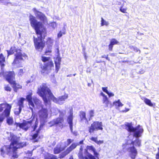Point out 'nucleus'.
I'll use <instances>...</instances> for the list:
<instances>
[{
	"label": "nucleus",
	"instance_id": "nucleus-8",
	"mask_svg": "<svg viewBox=\"0 0 159 159\" xmlns=\"http://www.w3.org/2000/svg\"><path fill=\"white\" fill-rule=\"evenodd\" d=\"M3 75L4 76H5L6 80H7L8 82L11 84H13V87L15 92H17V90L19 89H21L22 86L19 84H16L15 81L14 80L15 75L14 72H7L5 73H4Z\"/></svg>",
	"mask_w": 159,
	"mask_h": 159
},
{
	"label": "nucleus",
	"instance_id": "nucleus-21",
	"mask_svg": "<svg viewBox=\"0 0 159 159\" xmlns=\"http://www.w3.org/2000/svg\"><path fill=\"white\" fill-rule=\"evenodd\" d=\"M119 42L115 39H112L110 41V43L109 45V49L110 51H112L114 45L117 44Z\"/></svg>",
	"mask_w": 159,
	"mask_h": 159
},
{
	"label": "nucleus",
	"instance_id": "nucleus-23",
	"mask_svg": "<svg viewBox=\"0 0 159 159\" xmlns=\"http://www.w3.org/2000/svg\"><path fill=\"white\" fill-rule=\"evenodd\" d=\"M9 116L6 117V118H7V123L8 125H11L13 123L14 120L12 117H10Z\"/></svg>",
	"mask_w": 159,
	"mask_h": 159
},
{
	"label": "nucleus",
	"instance_id": "nucleus-3",
	"mask_svg": "<svg viewBox=\"0 0 159 159\" xmlns=\"http://www.w3.org/2000/svg\"><path fill=\"white\" fill-rule=\"evenodd\" d=\"M38 93L42 98L46 105L48 104L50 100H52L56 103L62 104L68 97L67 95L65 94L59 97L58 98H56L45 84H43L38 88Z\"/></svg>",
	"mask_w": 159,
	"mask_h": 159
},
{
	"label": "nucleus",
	"instance_id": "nucleus-4",
	"mask_svg": "<svg viewBox=\"0 0 159 159\" xmlns=\"http://www.w3.org/2000/svg\"><path fill=\"white\" fill-rule=\"evenodd\" d=\"M125 129L128 131L133 133V136L136 138V140L132 141L131 144L135 146L140 147L141 146V140L139 139L142 135L143 131V128L139 125L136 127H134L131 123H126L125 124Z\"/></svg>",
	"mask_w": 159,
	"mask_h": 159
},
{
	"label": "nucleus",
	"instance_id": "nucleus-45",
	"mask_svg": "<svg viewBox=\"0 0 159 159\" xmlns=\"http://www.w3.org/2000/svg\"><path fill=\"white\" fill-rule=\"evenodd\" d=\"M88 156L89 159H96L94 156L90 154L89 153Z\"/></svg>",
	"mask_w": 159,
	"mask_h": 159
},
{
	"label": "nucleus",
	"instance_id": "nucleus-53",
	"mask_svg": "<svg viewBox=\"0 0 159 159\" xmlns=\"http://www.w3.org/2000/svg\"><path fill=\"white\" fill-rule=\"evenodd\" d=\"M108 100V99L107 97L106 96L104 97H103V102H105L106 101H107Z\"/></svg>",
	"mask_w": 159,
	"mask_h": 159
},
{
	"label": "nucleus",
	"instance_id": "nucleus-39",
	"mask_svg": "<svg viewBox=\"0 0 159 159\" xmlns=\"http://www.w3.org/2000/svg\"><path fill=\"white\" fill-rule=\"evenodd\" d=\"M48 124L50 125L49 126L50 127H51L52 126L56 125L54 119L52 121L49 122Z\"/></svg>",
	"mask_w": 159,
	"mask_h": 159
},
{
	"label": "nucleus",
	"instance_id": "nucleus-44",
	"mask_svg": "<svg viewBox=\"0 0 159 159\" xmlns=\"http://www.w3.org/2000/svg\"><path fill=\"white\" fill-rule=\"evenodd\" d=\"M50 25L54 29L57 26L56 23L55 22H53L51 23Z\"/></svg>",
	"mask_w": 159,
	"mask_h": 159
},
{
	"label": "nucleus",
	"instance_id": "nucleus-61",
	"mask_svg": "<svg viewBox=\"0 0 159 159\" xmlns=\"http://www.w3.org/2000/svg\"><path fill=\"white\" fill-rule=\"evenodd\" d=\"M106 56V55H104L101 56L102 58H105Z\"/></svg>",
	"mask_w": 159,
	"mask_h": 159
},
{
	"label": "nucleus",
	"instance_id": "nucleus-2",
	"mask_svg": "<svg viewBox=\"0 0 159 159\" xmlns=\"http://www.w3.org/2000/svg\"><path fill=\"white\" fill-rule=\"evenodd\" d=\"M30 20L31 26L35 29L38 35V38H35L34 36L33 37L35 49L41 51L45 46V43L42 41V39L46 36V30L43 27L42 23L38 21L33 16H30Z\"/></svg>",
	"mask_w": 159,
	"mask_h": 159
},
{
	"label": "nucleus",
	"instance_id": "nucleus-52",
	"mask_svg": "<svg viewBox=\"0 0 159 159\" xmlns=\"http://www.w3.org/2000/svg\"><path fill=\"white\" fill-rule=\"evenodd\" d=\"M103 140H98L96 143H97L98 144L100 145V144L103 143Z\"/></svg>",
	"mask_w": 159,
	"mask_h": 159
},
{
	"label": "nucleus",
	"instance_id": "nucleus-59",
	"mask_svg": "<svg viewBox=\"0 0 159 159\" xmlns=\"http://www.w3.org/2000/svg\"><path fill=\"white\" fill-rule=\"evenodd\" d=\"M101 95L103 97H104L106 96L104 93H103L102 92H101L100 93Z\"/></svg>",
	"mask_w": 159,
	"mask_h": 159
},
{
	"label": "nucleus",
	"instance_id": "nucleus-10",
	"mask_svg": "<svg viewBox=\"0 0 159 159\" xmlns=\"http://www.w3.org/2000/svg\"><path fill=\"white\" fill-rule=\"evenodd\" d=\"M54 66L51 60L45 63L44 66H41V68L42 69L41 72L42 73H44L47 70H51L52 67Z\"/></svg>",
	"mask_w": 159,
	"mask_h": 159
},
{
	"label": "nucleus",
	"instance_id": "nucleus-24",
	"mask_svg": "<svg viewBox=\"0 0 159 159\" xmlns=\"http://www.w3.org/2000/svg\"><path fill=\"white\" fill-rule=\"evenodd\" d=\"M56 125L57 124H61L63 121V119L62 117H58L56 119H54Z\"/></svg>",
	"mask_w": 159,
	"mask_h": 159
},
{
	"label": "nucleus",
	"instance_id": "nucleus-33",
	"mask_svg": "<svg viewBox=\"0 0 159 159\" xmlns=\"http://www.w3.org/2000/svg\"><path fill=\"white\" fill-rule=\"evenodd\" d=\"M4 89L5 90L7 91L10 92L11 91V88L8 85H6L4 86Z\"/></svg>",
	"mask_w": 159,
	"mask_h": 159
},
{
	"label": "nucleus",
	"instance_id": "nucleus-37",
	"mask_svg": "<svg viewBox=\"0 0 159 159\" xmlns=\"http://www.w3.org/2000/svg\"><path fill=\"white\" fill-rule=\"evenodd\" d=\"M130 48L131 50L134 51L135 52H137L138 51H139V53L140 52V51L136 47L133 46H131L130 47Z\"/></svg>",
	"mask_w": 159,
	"mask_h": 159
},
{
	"label": "nucleus",
	"instance_id": "nucleus-64",
	"mask_svg": "<svg viewBox=\"0 0 159 159\" xmlns=\"http://www.w3.org/2000/svg\"><path fill=\"white\" fill-rule=\"evenodd\" d=\"M72 75V74H70V75H68L67 76V77H71Z\"/></svg>",
	"mask_w": 159,
	"mask_h": 159
},
{
	"label": "nucleus",
	"instance_id": "nucleus-31",
	"mask_svg": "<svg viewBox=\"0 0 159 159\" xmlns=\"http://www.w3.org/2000/svg\"><path fill=\"white\" fill-rule=\"evenodd\" d=\"M42 60L43 62L46 63L48 61H49L51 59L49 57H42Z\"/></svg>",
	"mask_w": 159,
	"mask_h": 159
},
{
	"label": "nucleus",
	"instance_id": "nucleus-32",
	"mask_svg": "<svg viewBox=\"0 0 159 159\" xmlns=\"http://www.w3.org/2000/svg\"><path fill=\"white\" fill-rule=\"evenodd\" d=\"M101 25L102 26H103L104 25L107 26L109 24L108 22L104 20L102 17L101 18Z\"/></svg>",
	"mask_w": 159,
	"mask_h": 159
},
{
	"label": "nucleus",
	"instance_id": "nucleus-20",
	"mask_svg": "<svg viewBox=\"0 0 159 159\" xmlns=\"http://www.w3.org/2000/svg\"><path fill=\"white\" fill-rule=\"evenodd\" d=\"M43 125H41L39 130L36 131V133L32 135V139L34 140V142H37L38 141V136L39 133V129L42 127Z\"/></svg>",
	"mask_w": 159,
	"mask_h": 159
},
{
	"label": "nucleus",
	"instance_id": "nucleus-14",
	"mask_svg": "<svg viewBox=\"0 0 159 159\" xmlns=\"http://www.w3.org/2000/svg\"><path fill=\"white\" fill-rule=\"evenodd\" d=\"M128 151L129 152V156L132 159H134L137 155V151L134 146L128 148Z\"/></svg>",
	"mask_w": 159,
	"mask_h": 159
},
{
	"label": "nucleus",
	"instance_id": "nucleus-36",
	"mask_svg": "<svg viewBox=\"0 0 159 159\" xmlns=\"http://www.w3.org/2000/svg\"><path fill=\"white\" fill-rule=\"evenodd\" d=\"M22 109L20 108L16 109L14 111L15 114L16 115H19L21 112Z\"/></svg>",
	"mask_w": 159,
	"mask_h": 159
},
{
	"label": "nucleus",
	"instance_id": "nucleus-5",
	"mask_svg": "<svg viewBox=\"0 0 159 159\" xmlns=\"http://www.w3.org/2000/svg\"><path fill=\"white\" fill-rule=\"evenodd\" d=\"M8 56L10 55L15 53V58L12 65L17 67H20L22 66L21 61L23 60V57H25V55L22 54L20 49H17L15 47H12L10 50H7Z\"/></svg>",
	"mask_w": 159,
	"mask_h": 159
},
{
	"label": "nucleus",
	"instance_id": "nucleus-35",
	"mask_svg": "<svg viewBox=\"0 0 159 159\" xmlns=\"http://www.w3.org/2000/svg\"><path fill=\"white\" fill-rule=\"evenodd\" d=\"M78 155L80 159H89L88 158L86 157H83L81 152H79Z\"/></svg>",
	"mask_w": 159,
	"mask_h": 159
},
{
	"label": "nucleus",
	"instance_id": "nucleus-48",
	"mask_svg": "<svg viewBox=\"0 0 159 159\" xmlns=\"http://www.w3.org/2000/svg\"><path fill=\"white\" fill-rule=\"evenodd\" d=\"M107 87H102V89L103 91L105 92L106 93H108V91L107 90Z\"/></svg>",
	"mask_w": 159,
	"mask_h": 159
},
{
	"label": "nucleus",
	"instance_id": "nucleus-25",
	"mask_svg": "<svg viewBox=\"0 0 159 159\" xmlns=\"http://www.w3.org/2000/svg\"><path fill=\"white\" fill-rule=\"evenodd\" d=\"M80 116L81 120H87L86 117V113L85 112L81 111L80 112Z\"/></svg>",
	"mask_w": 159,
	"mask_h": 159
},
{
	"label": "nucleus",
	"instance_id": "nucleus-16",
	"mask_svg": "<svg viewBox=\"0 0 159 159\" xmlns=\"http://www.w3.org/2000/svg\"><path fill=\"white\" fill-rule=\"evenodd\" d=\"M53 42V40L51 38H49L47 39V44L48 45V49H47L45 52L46 55H47L48 53L51 52Z\"/></svg>",
	"mask_w": 159,
	"mask_h": 159
},
{
	"label": "nucleus",
	"instance_id": "nucleus-62",
	"mask_svg": "<svg viewBox=\"0 0 159 159\" xmlns=\"http://www.w3.org/2000/svg\"><path fill=\"white\" fill-rule=\"evenodd\" d=\"M82 150H83V148H82V146H81L80 148V152H81V151H82Z\"/></svg>",
	"mask_w": 159,
	"mask_h": 159
},
{
	"label": "nucleus",
	"instance_id": "nucleus-42",
	"mask_svg": "<svg viewBox=\"0 0 159 159\" xmlns=\"http://www.w3.org/2000/svg\"><path fill=\"white\" fill-rule=\"evenodd\" d=\"M90 139L93 141H94L95 143H97L98 141V138L97 137H92L90 138Z\"/></svg>",
	"mask_w": 159,
	"mask_h": 159
},
{
	"label": "nucleus",
	"instance_id": "nucleus-46",
	"mask_svg": "<svg viewBox=\"0 0 159 159\" xmlns=\"http://www.w3.org/2000/svg\"><path fill=\"white\" fill-rule=\"evenodd\" d=\"M26 153L28 155L29 157H31L32 155V151H28Z\"/></svg>",
	"mask_w": 159,
	"mask_h": 159
},
{
	"label": "nucleus",
	"instance_id": "nucleus-43",
	"mask_svg": "<svg viewBox=\"0 0 159 159\" xmlns=\"http://www.w3.org/2000/svg\"><path fill=\"white\" fill-rule=\"evenodd\" d=\"M63 34H65V33L64 32H62L61 31H60L59 33L57 34L58 38H59L61 37Z\"/></svg>",
	"mask_w": 159,
	"mask_h": 159
},
{
	"label": "nucleus",
	"instance_id": "nucleus-54",
	"mask_svg": "<svg viewBox=\"0 0 159 159\" xmlns=\"http://www.w3.org/2000/svg\"><path fill=\"white\" fill-rule=\"evenodd\" d=\"M144 72V70L143 69H140V70L138 72V73L139 74H143Z\"/></svg>",
	"mask_w": 159,
	"mask_h": 159
},
{
	"label": "nucleus",
	"instance_id": "nucleus-15",
	"mask_svg": "<svg viewBox=\"0 0 159 159\" xmlns=\"http://www.w3.org/2000/svg\"><path fill=\"white\" fill-rule=\"evenodd\" d=\"M33 10L35 16L41 20H44L46 19V17L42 13L37 10L36 8H34Z\"/></svg>",
	"mask_w": 159,
	"mask_h": 159
},
{
	"label": "nucleus",
	"instance_id": "nucleus-28",
	"mask_svg": "<svg viewBox=\"0 0 159 159\" xmlns=\"http://www.w3.org/2000/svg\"><path fill=\"white\" fill-rule=\"evenodd\" d=\"M144 102L146 104L152 107L153 106V104L151 102V100L148 98H144Z\"/></svg>",
	"mask_w": 159,
	"mask_h": 159
},
{
	"label": "nucleus",
	"instance_id": "nucleus-29",
	"mask_svg": "<svg viewBox=\"0 0 159 159\" xmlns=\"http://www.w3.org/2000/svg\"><path fill=\"white\" fill-rule=\"evenodd\" d=\"M73 141V140L71 139H68L64 143L65 144V145L63 146L65 147V148L68 145H69Z\"/></svg>",
	"mask_w": 159,
	"mask_h": 159
},
{
	"label": "nucleus",
	"instance_id": "nucleus-60",
	"mask_svg": "<svg viewBox=\"0 0 159 159\" xmlns=\"http://www.w3.org/2000/svg\"><path fill=\"white\" fill-rule=\"evenodd\" d=\"M129 110V109L125 108V110L124 111L127 112V111H128Z\"/></svg>",
	"mask_w": 159,
	"mask_h": 159
},
{
	"label": "nucleus",
	"instance_id": "nucleus-51",
	"mask_svg": "<svg viewBox=\"0 0 159 159\" xmlns=\"http://www.w3.org/2000/svg\"><path fill=\"white\" fill-rule=\"evenodd\" d=\"M103 103L105 104V106L106 107H107L109 103V101L108 100L107 101H106L105 102H103Z\"/></svg>",
	"mask_w": 159,
	"mask_h": 159
},
{
	"label": "nucleus",
	"instance_id": "nucleus-1",
	"mask_svg": "<svg viewBox=\"0 0 159 159\" xmlns=\"http://www.w3.org/2000/svg\"><path fill=\"white\" fill-rule=\"evenodd\" d=\"M8 139L11 141L10 145L5 146L1 148V155L4 157L5 153L14 158L18 157L17 149L22 148L26 146V142H19L20 137H18L12 133H10Z\"/></svg>",
	"mask_w": 159,
	"mask_h": 159
},
{
	"label": "nucleus",
	"instance_id": "nucleus-38",
	"mask_svg": "<svg viewBox=\"0 0 159 159\" xmlns=\"http://www.w3.org/2000/svg\"><path fill=\"white\" fill-rule=\"evenodd\" d=\"M127 8H123V6H121L120 7V11L123 13H126V10H127Z\"/></svg>",
	"mask_w": 159,
	"mask_h": 159
},
{
	"label": "nucleus",
	"instance_id": "nucleus-18",
	"mask_svg": "<svg viewBox=\"0 0 159 159\" xmlns=\"http://www.w3.org/2000/svg\"><path fill=\"white\" fill-rule=\"evenodd\" d=\"M40 117L44 119L46 118L48 116L47 110L46 109H43L40 111L39 112Z\"/></svg>",
	"mask_w": 159,
	"mask_h": 159
},
{
	"label": "nucleus",
	"instance_id": "nucleus-40",
	"mask_svg": "<svg viewBox=\"0 0 159 159\" xmlns=\"http://www.w3.org/2000/svg\"><path fill=\"white\" fill-rule=\"evenodd\" d=\"M9 0H0V2L3 3L4 4L7 5L8 3H11L7 2Z\"/></svg>",
	"mask_w": 159,
	"mask_h": 159
},
{
	"label": "nucleus",
	"instance_id": "nucleus-55",
	"mask_svg": "<svg viewBox=\"0 0 159 159\" xmlns=\"http://www.w3.org/2000/svg\"><path fill=\"white\" fill-rule=\"evenodd\" d=\"M105 58L108 61H110V58L108 57V55H107Z\"/></svg>",
	"mask_w": 159,
	"mask_h": 159
},
{
	"label": "nucleus",
	"instance_id": "nucleus-58",
	"mask_svg": "<svg viewBox=\"0 0 159 159\" xmlns=\"http://www.w3.org/2000/svg\"><path fill=\"white\" fill-rule=\"evenodd\" d=\"M33 100L34 101V103H36V102H37L38 101V99H35L34 98L33 99Z\"/></svg>",
	"mask_w": 159,
	"mask_h": 159
},
{
	"label": "nucleus",
	"instance_id": "nucleus-47",
	"mask_svg": "<svg viewBox=\"0 0 159 159\" xmlns=\"http://www.w3.org/2000/svg\"><path fill=\"white\" fill-rule=\"evenodd\" d=\"M89 115L90 117L91 118L94 116V111L93 110H92L89 111Z\"/></svg>",
	"mask_w": 159,
	"mask_h": 159
},
{
	"label": "nucleus",
	"instance_id": "nucleus-27",
	"mask_svg": "<svg viewBox=\"0 0 159 159\" xmlns=\"http://www.w3.org/2000/svg\"><path fill=\"white\" fill-rule=\"evenodd\" d=\"M113 104L117 107H122L123 105V104L120 102V99H118L117 101L114 102Z\"/></svg>",
	"mask_w": 159,
	"mask_h": 159
},
{
	"label": "nucleus",
	"instance_id": "nucleus-34",
	"mask_svg": "<svg viewBox=\"0 0 159 159\" xmlns=\"http://www.w3.org/2000/svg\"><path fill=\"white\" fill-rule=\"evenodd\" d=\"M25 70L24 69H21L19 70L18 75L20 76H22L23 73L25 72Z\"/></svg>",
	"mask_w": 159,
	"mask_h": 159
},
{
	"label": "nucleus",
	"instance_id": "nucleus-63",
	"mask_svg": "<svg viewBox=\"0 0 159 159\" xmlns=\"http://www.w3.org/2000/svg\"><path fill=\"white\" fill-rule=\"evenodd\" d=\"M110 55L111 56H115L114 53H111Z\"/></svg>",
	"mask_w": 159,
	"mask_h": 159
},
{
	"label": "nucleus",
	"instance_id": "nucleus-57",
	"mask_svg": "<svg viewBox=\"0 0 159 159\" xmlns=\"http://www.w3.org/2000/svg\"><path fill=\"white\" fill-rule=\"evenodd\" d=\"M156 159H159V152L156 155Z\"/></svg>",
	"mask_w": 159,
	"mask_h": 159
},
{
	"label": "nucleus",
	"instance_id": "nucleus-12",
	"mask_svg": "<svg viewBox=\"0 0 159 159\" xmlns=\"http://www.w3.org/2000/svg\"><path fill=\"white\" fill-rule=\"evenodd\" d=\"M32 93H30L27 96L26 98L29 102V104L30 106V108L31 110L32 116L34 114V105L33 102V99L32 97Z\"/></svg>",
	"mask_w": 159,
	"mask_h": 159
},
{
	"label": "nucleus",
	"instance_id": "nucleus-22",
	"mask_svg": "<svg viewBox=\"0 0 159 159\" xmlns=\"http://www.w3.org/2000/svg\"><path fill=\"white\" fill-rule=\"evenodd\" d=\"M25 100V99L23 98H20L18 101L17 105L19 106V108H21L22 109V108L23 107V102Z\"/></svg>",
	"mask_w": 159,
	"mask_h": 159
},
{
	"label": "nucleus",
	"instance_id": "nucleus-6",
	"mask_svg": "<svg viewBox=\"0 0 159 159\" xmlns=\"http://www.w3.org/2000/svg\"><path fill=\"white\" fill-rule=\"evenodd\" d=\"M38 121L36 118L35 119L34 117L28 120H24L22 123L16 122L14 125L16 127H19L20 128L26 131L31 127L34 130L37 127L38 124Z\"/></svg>",
	"mask_w": 159,
	"mask_h": 159
},
{
	"label": "nucleus",
	"instance_id": "nucleus-7",
	"mask_svg": "<svg viewBox=\"0 0 159 159\" xmlns=\"http://www.w3.org/2000/svg\"><path fill=\"white\" fill-rule=\"evenodd\" d=\"M11 108V106L8 103H2L0 104V113L5 108L0 116V127L6 117L9 116Z\"/></svg>",
	"mask_w": 159,
	"mask_h": 159
},
{
	"label": "nucleus",
	"instance_id": "nucleus-50",
	"mask_svg": "<svg viewBox=\"0 0 159 159\" xmlns=\"http://www.w3.org/2000/svg\"><path fill=\"white\" fill-rule=\"evenodd\" d=\"M107 94L108 95L109 97H113L114 96V94L113 93L111 92H110L109 91L108 92V93H107Z\"/></svg>",
	"mask_w": 159,
	"mask_h": 159
},
{
	"label": "nucleus",
	"instance_id": "nucleus-26",
	"mask_svg": "<svg viewBox=\"0 0 159 159\" xmlns=\"http://www.w3.org/2000/svg\"><path fill=\"white\" fill-rule=\"evenodd\" d=\"M5 62V57H3L2 54H0V64L2 67L4 66V63Z\"/></svg>",
	"mask_w": 159,
	"mask_h": 159
},
{
	"label": "nucleus",
	"instance_id": "nucleus-9",
	"mask_svg": "<svg viewBox=\"0 0 159 159\" xmlns=\"http://www.w3.org/2000/svg\"><path fill=\"white\" fill-rule=\"evenodd\" d=\"M102 122L95 121L91 124V126L89 128V131L90 134L93 133L94 131L99 130H102Z\"/></svg>",
	"mask_w": 159,
	"mask_h": 159
},
{
	"label": "nucleus",
	"instance_id": "nucleus-49",
	"mask_svg": "<svg viewBox=\"0 0 159 159\" xmlns=\"http://www.w3.org/2000/svg\"><path fill=\"white\" fill-rule=\"evenodd\" d=\"M93 152L94 155L95 157H96L98 158V153L96 152V151L95 149L94 150V151H93Z\"/></svg>",
	"mask_w": 159,
	"mask_h": 159
},
{
	"label": "nucleus",
	"instance_id": "nucleus-17",
	"mask_svg": "<svg viewBox=\"0 0 159 159\" xmlns=\"http://www.w3.org/2000/svg\"><path fill=\"white\" fill-rule=\"evenodd\" d=\"M65 149V147L62 146L61 143H59L54 149V152L55 154H58Z\"/></svg>",
	"mask_w": 159,
	"mask_h": 159
},
{
	"label": "nucleus",
	"instance_id": "nucleus-19",
	"mask_svg": "<svg viewBox=\"0 0 159 159\" xmlns=\"http://www.w3.org/2000/svg\"><path fill=\"white\" fill-rule=\"evenodd\" d=\"M61 62V58L58 56L55 61L56 66V71L57 73L60 68V65Z\"/></svg>",
	"mask_w": 159,
	"mask_h": 159
},
{
	"label": "nucleus",
	"instance_id": "nucleus-11",
	"mask_svg": "<svg viewBox=\"0 0 159 159\" xmlns=\"http://www.w3.org/2000/svg\"><path fill=\"white\" fill-rule=\"evenodd\" d=\"M83 140L80 141L78 143H72L71 145L66 150L63 152V154L65 156L66 155L69 153L71 151H72L74 149H75L77 146L79 145L80 144H83Z\"/></svg>",
	"mask_w": 159,
	"mask_h": 159
},
{
	"label": "nucleus",
	"instance_id": "nucleus-56",
	"mask_svg": "<svg viewBox=\"0 0 159 159\" xmlns=\"http://www.w3.org/2000/svg\"><path fill=\"white\" fill-rule=\"evenodd\" d=\"M105 58L108 61H110V58L108 57V55H107Z\"/></svg>",
	"mask_w": 159,
	"mask_h": 159
},
{
	"label": "nucleus",
	"instance_id": "nucleus-41",
	"mask_svg": "<svg viewBox=\"0 0 159 159\" xmlns=\"http://www.w3.org/2000/svg\"><path fill=\"white\" fill-rule=\"evenodd\" d=\"M87 149L88 150H92V151H94L95 148L92 146H88L87 147Z\"/></svg>",
	"mask_w": 159,
	"mask_h": 159
},
{
	"label": "nucleus",
	"instance_id": "nucleus-13",
	"mask_svg": "<svg viewBox=\"0 0 159 159\" xmlns=\"http://www.w3.org/2000/svg\"><path fill=\"white\" fill-rule=\"evenodd\" d=\"M69 115L67 117V121L69 124L70 129L71 132H73V112L72 108L70 109L69 111Z\"/></svg>",
	"mask_w": 159,
	"mask_h": 159
},
{
	"label": "nucleus",
	"instance_id": "nucleus-30",
	"mask_svg": "<svg viewBox=\"0 0 159 159\" xmlns=\"http://www.w3.org/2000/svg\"><path fill=\"white\" fill-rule=\"evenodd\" d=\"M44 159H57V158L56 156L51 155L45 157Z\"/></svg>",
	"mask_w": 159,
	"mask_h": 159
}]
</instances>
